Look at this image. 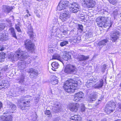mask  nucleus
I'll use <instances>...</instances> for the list:
<instances>
[{
    "label": "nucleus",
    "mask_w": 121,
    "mask_h": 121,
    "mask_svg": "<svg viewBox=\"0 0 121 121\" xmlns=\"http://www.w3.org/2000/svg\"><path fill=\"white\" fill-rule=\"evenodd\" d=\"M77 85L76 81L73 79L69 78L64 83L62 87L66 92L72 93L75 92Z\"/></svg>",
    "instance_id": "obj_1"
},
{
    "label": "nucleus",
    "mask_w": 121,
    "mask_h": 121,
    "mask_svg": "<svg viewBox=\"0 0 121 121\" xmlns=\"http://www.w3.org/2000/svg\"><path fill=\"white\" fill-rule=\"evenodd\" d=\"M82 5L85 8L92 9L95 7L96 3L94 0H83Z\"/></svg>",
    "instance_id": "obj_2"
},
{
    "label": "nucleus",
    "mask_w": 121,
    "mask_h": 121,
    "mask_svg": "<svg viewBox=\"0 0 121 121\" xmlns=\"http://www.w3.org/2000/svg\"><path fill=\"white\" fill-rule=\"evenodd\" d=\"M108 21V17L103 16L98 17L96 19L97 25L99 27H101L104 26V25Z\"/></svg>",
    "instance_id": "obj_3"
},
{
    "label": "nucleus",
    "mask_w": 121,
    "mask_h": 121,
    "mask_svg": "<svg viewBox=\"0 0 121 121\" xmlns=\"http://www.w3.org/2000/svg\"><path fill=\"white\" fill-rule=\"evenodd\" d=\"M24 45L26 48L28 50L33 52L35 50V44L30 39H27L25 40L24 42Z\"/></svg>",
    "instance_id": "obj_4"
},
{
    "label": "nucleus",
    "mask_w": 121,
    "mask_h": 121,
    "mask_svg": "<svg viewBox=\"0 0 121 121\" xmlns=\"http://www.w3.org/2000/svg\"><path fill=\"white\" fill-rule=\"evenodd\" d=\"M76 70L75 66L69 64L67 65L65 68L64 72L67 74H71L76 72Z\"/></svg>",
    "instance_id": "obj_5"
},
{
    "label": "nucleus",
    "mask_w": 121,
    "mask_h": 121,
    "mask_svg": "<svg viewBox=\"0 0 121 121\" xmlns=\"http://www.w3.org/2000/svg\"><path fill=\"white\" fill-rule=\"evenodd\" d=\"M23 100H20L18 101V106L22 110H26V108L30 107V101H27L26 102H23Z\"/></svg>",
    "instance_id": "obj_6"
},
{
    "label": "nucleus",
    "mask_w": 121,
    "mask_h": 121,
    "mask_svg": "<svg viewBox=\"0 0 121 121\" xmlns=\"http://www.w3.org/2000/svg\"><path fill=\"white\" fill-rule=\"evenodd\" d=\"M69 6V2L66 0H61L57 6V9L59 11L65 9Z\"/></svg>",
    "instance_id": "obj_7"
},
{
    "label": "nucleus",
    "mask_w": 121,
    "mask_h": 121,
    "mask_svg": "<svg viewBox=\"0 0 121 121\" xmlns=\"http://www.w3.org/2000/svg\"><path fill=\"white\" fill-rule=\"evenodd\" d=\"M13 115L7 113H4L0 117V121H13Z\"/></svg>",
    "instance_id": "obj_8"
},
{
    "label": "nucleus",
    "mask_w": 121,
    "mask_h": 121,
    "mask_svg": "<svg viewBox=\"0 0 121 121\" xmlns=\"http://www.w3.org/2000/svg\"><path fill=\"white\" fill-rule=\"evenodd\" d=\"M80 104L78 103H71L68 106L69 109L71 111L74 112H76L80 108Z\"/></svg>",
    "instance_id": "obj_9"
},
{
    "label": "nucleus",
    "mask_w": 121,
    "mask_h": 121,
    "mask_svg": "<svg viewBox=\"0 0 121 121\" xmlns=\"http://www.w3.org/2000/svg\"><path fill=\"white\" fill-rule=\"evenodd\" d=\"M84 94L82 92L79 91L76 93L74 95L73 100L77 102L80 101L84 98Z\"/></svg>",
    "instance_id": "obj_10"
},
{
    "label": "nucleus",
    "mask_w": 121,
    "mask_h": 121,
    "mask_svg": "<svg viewBox=\"0 0 121 121\" xmlns=\"http://www.w3.org/2000/svg\"><path fill=\"white\" fill-rule=\"evenodd\" d=\"M79 7L78 4L75 2L71 4V7L69 8L70 11L72 13H77L78 11Z\"/></svg>",
    "instance_id": "obj_11"
},
{
    "label": "nucleus",
    "mask_w": 121,
    "mask_h": 121,
    "mask_svg": "<svg viewBox=\"0 0 121 121\" xmlns=\"http://www.w3.org/2000/svg\"><path fill=\"white\" fill-rule=\"evenodd\" d=\"M70 15L69 13L66 12L65 13H61L60 15V18L63 21L67 20L70 17Z\"/></svg>",
    "instance_id": "obj_12"
},
{
    "label": "nucleus",
    "mask_w": 121,
    "mask_h": 121,
    "mask_svg": "<svg viewBox=\"0 0 121 121\" xmlns=\"http://www.w3.org/2000/svg\"><path fill=\"white\" fill-rule=\"evenodd\" d=\"M16 56H17L18 59H24L26 58L27 57L26 55H24L23 52L19 49L18 50L16 51Z\"/></svg>",
    "instance_id": "obj_13"
},
{
    "label": "nucleus",
    "mask_w": 121,
    "mask_h": 121,
    "mask_svg": "<svg viewBox=\"0 0 121 121\" xmlns=\"http://www.w3.org/2000/svg\"><path fill=\"white\" fill-rule=\"evenodd\" d=\"M115 110V109L111 108V107L106 105L105 106L104 111L107 114H108L112 113Z\"/></svg>",
    "instance_id": "obj_14"
},
{
    "label": "nucleus",
    "mask_w": 121,
    "mask_h": 121,
    "mask_svg": "<svg viewBox=\"0 0 121 121\" xmlns=\"http://www.w3.org/2000/svg\"><path fill=\"white\" fill-rule=\"evenodd\" d=\"M70 119L71 121H82L81 117L77 115H75L71 116Z\"/></svg>",
    "instance_id": "obj_15"
},
{
    "label": "nucleus",
    "mask_w": 121,
    "mask_h": 121,
    "mask_svg": "<svg viewBox=\"0 0 121 121\" xmlns=\"http://www.w3.org/2000/svg\"><path fill=\"white\" fill-rule=\"evenodd\" d=\"M89 58V56H85L83 55H80L78 56L77 59L79 61H82L86 60Z\"/></svg>",
    "instance_id": "obj_16"
},
{
    "label": "nucleus",
    "mask_w": 121,
    "mask_h": 121,
    "mask_svg": "<svg viewBox=\"0 0 121 121\" xmlns=\"http://www.w3.org/2000/svg\"><path fill=\"white\" fill-rule=\"evenodd\" d=\"M9 30L10 31L12 37L17 39V37L14 28L13 27H11L9 28Z\"/></svg>",
    "instance_id": "obj_17"
},
{
    "label": "nucleus",
    "mask_w": 121,
    "mask_h": 121,
    "mask_svg": "<svg viewBox=\"0 0 121 121\" xmlns=\"http://www.w3.org/2000/svg\"><path fill=\"white\" fill-rule=\"evenodd\" d=\"M108 42V40L107 38L99 41L98 43V44L99 46H105L106 45V44Z\"/></svg>",
    "instance_id": "obj_18"
},
{
    "label": "nucleus",
    "mask_w": 121,
    "mask_h": 121,
    "mask_svg": "<svg viewBox=\"0 0 121 121\" xmlns=\"http://www.w3.org/2000/svg\"><path fill=\"white\" fill-rule=\"evenodd\" d=\"M8 36L6 34L3 33L0 35V40L1 41H5L8 39Z\"/></svg>",
    "instance_id": "obj_19"
},
{
    "label": "nucleus",
    "mask_w": 121,
    "mask_h": 121,
    "mask_svg": "<svg viewBox=\"0 0 121 121\" xmlns=\"http://www.w3.org/2000/svg\"><path fill=\"white\" fill-rule=\"evenodd\" d=\"M52 68V69L54 71H56V69H57L59 67V64L55 62H52L51 64Z\"/></svg>",
    "instance_id": "obj_20"
},
{
    "label": "nucleus",
    "mask_w": 121,
    "mask_h": 121,
    "mask_svg": "<svg viewBox=\"0 0 121 121\" xmlns=\"http://www.w3.org/2000/svg\"><path fill=\"white\" fill-rule=\"evenodd\" d=\"M8 107L11 110L15 111L16 110V106L14 104L11 103L8 105Z\"/></svg>",
    "instance_id": "obj_21"
},
{
    "label": "nucleus",
    "mask_w": 121,
    "mask_h": 121,
    "mask_svg": "<svg viewBox=\"0 0 121 121\" xmlns=\"http://www.w3.org/2000/svg\"><path fill=\"white\" fill-rule=\"evenodd\" d=\"M52 60H57L61 62H62V60L61 59L60 56L58 54H55L52 56Z\"/></svg>",
    "instance_id": "obj_22"
},
{
    "label": "nucleus",
    "mask_w": 121,
    "mask_h": 121,
    "mask_svg": "<svg viewBox=\"0 0 121 121\" xmlns=\"http://www.w3.org/2000/svg\"><path fill=\"white\" fill-rule=\"evenodd\" d=\"M113 35L111 37V40L113 42H115L119 38V37L115 33H113Z\"/></svg>",
    "instance_id": "obj_23"
},
{
    "label": "nucleus",
    "mask_w": 121,
    "mask_h": 121,
    "mask_svg": "<svg viewBox=\"0 0 121 121\" xmlns=\"http://www.w3.org/2000/svg\"><path fill=\"white\" fill-rule=\"evenodd\" d=\"M6 55L4 52L0 53V62H2L4 61L3 60L5 58Z\"/></svg>",
    "instance_id": "obj_24"
},
{
    "label": "nucleus",
    "mask_w": 121,
    "mask_h": 121,
    "mask_svg": "<svg viewBox=\"0 0 121 121\" xmlns=\"http://www.w3.org/2000/svg\"><path fill=\"white\" fill-rule=\"evenodd\" d=\"M71 58L70 56L69 55L68 53H66L65 56L63 57V61H67L68 60H70Z\"/></svg>",
    "instance_id": "obj_25"
},
{
    "label": "nucleus",
    "mask_w": 121,
    "mask_h": 121,
    "mask_svg": "<svg viewBox=\"0 0 121 121\" xmlns=\"http://www.w3.org/2000/svg\"><path fill=\"white\" fill-rule=\"evenodd\" d=\"M96 97V95L95 94L92 95L91 96L89 97L90 102H92L93 101L95 100Z\"/></svg>",
    "instance_id": "obj_26"
},
{
    "label": "nucleus",
    "mask_w": 121,
    "mask_h": 121,
    "mask_svg": "<svg viewBox=\"0 0 121 121\" xmlns=\"http://www.w3.org/2000/svg\"><path fill=\"white\" fill-rule=\"evenodd\" d=\"M5 7V9L7 10L6 12L8 13H9L13 9L12 6L11 7L8 5H6Z\"/></svg>",
    "instance_id": "obj_27"
},
{
    "label": "nucleus",
    "mask_w": 121,
    "mask_h": 121,
    "mask_svg": "<svg viewBox=\"0 0 121 121\" xmlns=\"http://www.w3.org/2000/svg\"><path fill=\"white\" fill-rule=\"evenodd\" d=\"M28 30L27 33L28 34L32 33H33L34 32L33 30L32 26H30L29 27L28 26Z\"/></svg>",
    "instance_id": "obj_28"
},
{
    "label": "nucleus",
    "mask_w": 121,
    "mask_h": 121,
    "mask_svg": "<svg viewBox=\"0 0 121 121\" xmlns=\"http://www.w3.org/2000/svg\"><path fill=\"white\" fill-rule=\"evenodd\" d=\"M116 104L115 102L112 101H110L109 102V105L108 106H110L111 107V108H114L116 106Z\"/></svg>",
    "instance_id": "obj_29"
},
{
    "label": "nucleus",
    "mask_w": 121,
    "mask_h": 121,
    "mask_svg": "<svg viewBox=\"0 0 121 121\" xmlns=\"http://www.w3.org/2000/svg\"><path fill=\"white\" fill-rule=\"evenodd\" d=\"M110 3L113 5H115L117 3V0H108Z\"/></svg>",
    "instance_id": "obj_30"
},
{
    "label": "nucleus",
    "mask_w": 121,
    "mask_h": 121,
    "mask_svg": "<svg viewBox=\"0 0 121 121\" xmlns=\"http://www.w3.org/2000/svg\"><path fill=\"white\" fill-rule=\"evenodd\" d=\"M104 81L103 80H101L99 81V84L97 86V87L98 88H101L103 85Z\"/></svg>",
    "instance_id": "obj_31"
},
{
    "label": "nucleus",
    "mask_w": 121,
    "mask_h": 121,
    "mask_svg": "<svg viewBox=\"0 0 121 121\" xmlns=\"http://www.w3.org/2000/svg\"><path fill=\"white\" fill-rule=\"evenodd\" d=\"M68 43V41H63L60 42V45L62 47L65 46Z\"/></svg>",
    "instance_id": "obj_32"
},
{
    "label": "nucleus",
    "mask_w": 121,
    "mask_h": 121,
    "mask_svg": "<svg viewBox=\"0 0 121 121\" xmlns=\"http://www.w3.org/2000/svg\"><path fill=\"white\" fill-rule=\"evenodd\" d=\"M58 81V80L56 79H52L51 81V83L53 85H55L57 84Z\"/></svg>",
    "instance_id": "obj_33"
},
{
    "label": "nucleus",
    "mask_w": 121,
    "mask_h": 121,
    "mask_svg": "<svg viewBox=\"0 0 121 121\" xmlns=\"http://www.w3.org/2000/svg\"><path fill=\"white\" fill-rule=\"evenodd\" d=\"M4 84L3 81H0V90L4 88Z\"/></svg>",
    "instance_id": "obj_34"
},
{
    "label": "nucleus",
    "mask_w": 121,
    "mask_h": 121,
    "mask_svg": "<svg viewBox=\"0 0 121 121\" xmlns=\"http://www.w3.org/2000/svg\"><path fill=\"white\" fill-rule=\"evenodd\" d=\"M86 110V108L84 105H83L81 107L80 111L82 112H84Z\"/></svg>",
    "instance_id": "obj_35"
},
{
    "label": "nucleus",
    "mask_w": 121,
    "mask_h": 121,
    "mask_svg": "<svg viewBox=\"0 0 121 121\" xmlns=\"http://www.w3.org/2000/svg\"><path fill=\"white\" fill-rule=\"evenodd\" d=\"M15 29L18 32H21L22 31L20 27L16 25L15 26Z\"/></svg>",
    "instance_id": "obj_36"
},
{
    "label": "nucleus",
    "mask_w": 121,
    "mask_h": 121,
    "mask_svg": "<svg viewBox=\"0 0 121 121\" xmlns=\"http://www.w3.org/2000/svg\"><path fill=\"white\" fill-rule=\"evenodd\" d=\"M34 34V33L33 32V33H32L28 34L30 39H33L35 38V36H36V35H35Z\"/></svg>",
    "instance_id": "obj_37"
},
{
    "label": "nucleus",
    "mask_w": 121,
    "mask_h": 121,
    "mask_svg": "<svg viewBox=\"0 0 121 121\" xmlns=\"http://www.w3.org/2000/svg\"><path fill=\"white\" fill-rule=\"evenodd\" d=\"M45 114L46 115H48V116L52 115L50 111L49 110H46L45 112Z\"/></svg>",
    "instance_id": "obj_38"
},
{
    "label": "nucleus",
    "mask_w": 121,
    "mask_h": 121,
    "mask_svg": "<svg viewBox=\"0 0 121 121\" xmlns=\"http://www.w3.org/2000/svg\"><path fill=\"white\" fill-rule=\"evenodd\" d=\"M78 27L79 29L81 31H82L83 30V26L82 25L78 24Z\"/></svg>",
    "instance_id": "obj_39"
},
{
    "label": "nucleus",
    "mask_w": 121,
    "mask_h": 121,
    "mask_svg": "<svg viewBox=\"0 0 121 121\" xmlns=\"http://www.w3.org/2000/svg\"><path fill=\"white\" fill-rule=\"evenodd\" d=\"M107 65L105 64H104L103 65V67L102 68V69L105 70L106 68V66Z\"/></svg>",
    "instance_id": "obj_40"
},
{
    "label": "nucleus",
    "mask_w": 121,
    "mask_h": 121,
    "mask_svg": "<svg viewBox=\"0 0 121 121\" xmlns=\"http://www.w3.org/2000/svg\"><path fill=\"white\" fill-rule=\"evenodd\" d=\"M34 71L33 69H30L29 71L28 72L30 73H33L34 72Z\"/></svg>",
    "instance_id": "obj_41"
},
{
    "label": "nucleus",
    "mask_w": 121,
    "mask_h": 121,
    "mask_svg": "<svg viewBox=\"0 0 121 121\" xmlns=\"http://www.w3.org/2000/svg\"><path fill=\"white\" fill-rule=\"evenodd\" d=\"M26 13H28V14H29V16H31V14L29 12L28 10L27 9L26 10Z\"/></svg>",
    "instance_id": "obj_42"
},
{
    "label": "nucleus",
    "mask_w": 121,
    "mask_h": 121,
    "mask_svg": "<svg viewBox=\"0 0 121 121\" xmlns=\"http://www.w3.org/2000/svg\"><path fill=\"white\" fill-rule=\"evenodd\" d=\"M3 104L0 101V109L2 108Z\"/></svg>",
    "instance_id": "obj_43"
},
{
    "label": "nucleus",
    "mask_w": 121,
    "mask_h": 121,
    "mask_svg": "<svg viewBox=\"0 0 121 121\" xmlns=\"http://www.w3.org/2000/svg\"><path fill=\"white\" fill-rule=\"evenodd\" d=\"M4 48L3 47H2L0 49V51H2L3 50H4Z\"/></svg>",
    "instance_id": "obj_44"
},
{
    "label": "nucleus",
    "mask_w": 121,
    "mask_h": 121,
    "mask_svg": "<svg viewBox=\"0 0 121 121\" xmlns=\"http://www.w3.org/2000/svg\"><path fill=\"white\" fill-rule=\"evenodd\" d=\"M29 16H29V14H28V15L27 14L25 15L24 16V17L25 18H27L28 17H29Z\"/></svg>",
    "instance_id": "obj_45"
},
{
    "label": "nucleus",
    "mask_w": 121,
    "mask_h": 121,
    "mask_svg": "<svg viewBox=\"0 0 121 121\" xmlns=\"http://www.w3.org/2000/svg\"><path fill=\"white\" fill-rule=\"evenodd\" d=\"M118 107L119 109H121V104H119Z\"/></svg>",
    "instance_id": "obj_46"
},
{
    "label": "nucleus",
    "mask_w": 121,
    "mask_h": 121,
    "mask_svg": "<svg viewBox=\"0 0 121 121\" xmlns=\"http://www.w3.org/2000/svg\"><path fill=\"white\" fill-rule=\"evenodd\" d=\"M101 121H108L106 119H103L101 120Z\"/></svg>",
    "instance_id": "obj_47"
},
{
    "label": "nucleus",
    "mask_w": 121,
    "mask_h": 121,
    "mask_svg": "<svg viewBox=\"0 0 121 121\" xmlns=\"http://www.w3.org/2000/svg\"><path fill=\"white\" fill-rule=\"evenodd\" d=\"M35 74L36 75H38V73L36 72L35 71Z\"/></svg>",
    "instance_id": "obj_48"
},
{
    "label": "nucleus",
    "mask_w": 121,
    "mask_h": 121,
    "mask_svg": "<svg viewBox=\"0 0 121 121\" xmlns=\"http://www.w3.org/2000/svg\"><path fill=\"white\" fill-rule=\"evenodd\" d=\"M114 121H121V119H118L115 120Z\"/></svg>",
    "instance_id": "obj_49"
},
{
    "label": "nucleus",
    "mask_w": 121,
    "mask_h": 121,
    "mask_svg": "<svg viewBox=\"0 0 121 121\" xmlns=\"http://www.w3.org/2000/svg\"><path fill=\"white\" fill-rule=\"evenodd\" d=\"M5 28V26H3V27H2V29H0L3 30V29H4Z\"/></svg>",
    "instance_id": "obj_50"
},
{
    "label": "nucleus",
    "mask_w": 121,
    "mask_h": 121,
    "mask_svg": "<svg viewBox=\"0 0 121 121\" xmlns=\"http://www.w3.org/2000/svg\"><path fill=\"white\" fill-rule=\"evenodd\" d=\"M36 0L37 1L39 2L41 1H42L43 0Z\"/></svg>",
    "instance_id": "obj_51"
},
{
    "label": "nucleus",
    "mask_w": 121,
    "mask_h": 121,
    "mask_svg": "<svg viewBox=\"0 0 121 121\" xmlns=\"http://www.w3.org/2000/svg\"><path fill=\"white\" fill-rule=\"evenodd\" d=\"M66 32V30H64L63 32V33H64V32Z\"/></svg>",
    "instance_id": "obj_52"
},
{
    "label": "nucleus",
    "mask_w": 121,
    "mask_h": 121,
    "mask_svg": "<svg viewBox=\"0 0 121 121\" xmlns=\"http://www.w3.org/2000/svg\"><path fill=\"white\" fill-rule=\"evenodd\" d=\"M119 86L120 87H121V83H120V84Z\"/></svg>",
    "instance_id": "obj_53"
},
{
    "label": "nucleus",
    "mask_w": 121,
    "mask_h": 121,
    "mask_svg": "<svg viewBox=\"0 0 121 121\" xmlns=\"http://www.w3.org/2000/svg\"><path fill=\"white\" fill-rule=\"evenodd\" d=\"M1 77V73L0 72V77Z\"/></svg>",
    "instance_id": "obj_54"
},
{
    "label": "nucleus",
    "mask_w": 121,
    "mask_h": 121,
    "mask_svg": "<svg viewBox=\"0 0 121 121\" xmlns=\"http://www.w3.org/2000/svg\"><path fill=\"white\" fill-rule=\"evenodd\" d=\"M24 79V78H23V80Z\"/></svg>",
    "instance_id": "obj_55"
},
{
    "label": "nucleus",
    "mask_w": 121,
    "mask_h": 121,
    "mask_svg": "<svg viewBox=\"0 0 121 121\" xmlns=\"http://www.w3.org/2000/svg\"><path fill=\"white\" fill-rule=\"evenodd\" d=\"M34 34L35 35V33H34Z\"/></svg>",
    "instance_id": "obj_56"
}]
</instances>
